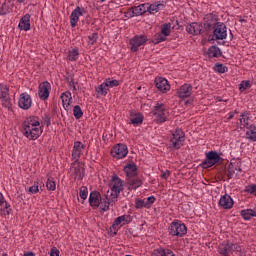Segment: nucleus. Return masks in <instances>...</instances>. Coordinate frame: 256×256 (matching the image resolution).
Segmentation results:
<instances>
[{
	"mask_svg": "<svg viewBox=\"0 0 256 256\" xmlns=\"http://www.w3.org/2000/svg\"><path fill=\"white\" fill-rule=\"evenodd\" d=\"M43 134L41 120L37 116H30L22 123V135L29 141H36Z\"/></svg>",
	"mask_w": 256,
	"mask_h": 256,
	"instance_id": "1",
	"label": "nucleus"
},
{
	"mask_svg": "<svg viewBox=\"0 0 256 256\" xmlns=\"http://www.w3.org/2000/svg\"><path fill=\"white\" fill-rule=\"evenodd\" d=\"M218 253L221 256H245L239 244L229 241L221 243L218 246Z\"/></svg>",
	"mask_w": 256,
	"mask_h": 256,
	"instance_id": "2",
	"label": "nucleus"
},
{
	"mask_svg": "<svg viewBox=\"0 0 256 256\" xmlns=\"http://www.w3.org/2000/svg\"><path fill=\"white\" fill-rule=\"evenodd\" d=\"M152 114L155 117V123L161 125V123H165V121H167V119L169 118V109H167V106H165V104L163 103H156Z\"/></svg>",
	"mask_w": 256,
	"mask_h": 256,
	"instance_id": "3",
	"label": "nucleus"
},
{
	"mask_svg": "<svg viewBox=\"0 0 256 256\" xmlns=\"http://www.w3.org/2000/svg\"><path fill=\"white\" fill-rule=\"evenodd\" d=\"M168 232L172 237H185L187 235V226L181 220H174L170 223Z\"/></svg>",
	"mask_w": 256,
	"mask_h": 256,
	"instance_id": "4",
	"label": "nucleus"
},
{
	"mask_svg": "<svg viewBox=\"0 0 256 256\" xmlns=\"http://www.w3.org/2000/svg\"><path fill=\"white\" fill-rule=\"evenodd\" d=\"M110 191L109 193L113 196L116 197V199H119V195L121 191H123L125 184L117 174H114L110 180L109 183Z\"/></svg>",
	"mask_w": 256,
	"mask_h": 256,
	"instance_id": "5",
	"label": "nucleus"
},
{
	"mask_svg": "<svg viewBox=\"0 0 256 256\" xmlns=\"http://www.w3.org/2000/svg\"><path fill=\"white\" fill-rule=\"evenodd\" d=\"M221 161V155L216 151L211 150L206 153V158L200 164V167H202V169H209L210 167L217 165V163H221Z\"/></svg>",
	"mask_w": 256,
	"mask_h": 256,
	"instance_id": "6",
	"label": "nucleus"
},
{
	"mask_svg": "<svg viewBox=\"0 0 256 256\" xmlns=\"http://www.w3.org/2000/svg\"><path fill=\"white\" fill-rule=\"evenodd\" d=\"M147 41H149V39L147 38L146 35H135L129 41L130 51H132V53H137V51H139V47L145 46Z\"/></svg>",
	"mask_w": 256,
	"mask_h": 256,
	"instance_id": "7",
	"label": "nucleus"
},
{
	"mask_svg": "<svg viewBox=\"0 0 256 256\" xmlns=\"http://www.w3.org/2000/svg\"><path fill=\"white\" fill-rule=\"evenodd\" d=\"M213 29V41H223L227 39V26L223 22L216 23Z\"/></svg>",
	"mask_w": 256,
	"mask_h": 256,
	"instance_id": "8",
	"label": "nucleus"
},
{
	"mask_svg": "<svg viewBox=\"0 0 256 256\" xmlns=\"http://www.w3.org/2000/svg\"><path fill=\"white\" fill-rule=\"evenodd\" d=\"M171 145L174 149H181L185 143V132L181 129H176L172 133V138L170 140Z\"/></svg>",
	"mask_w": 256,
	"mask_h": 256,
	"instance_id": "9",
	"label": "nucleus"
},
{
	"mask_svg": "<svg viewBox=\"0 0 256 256\" xmlns=\"http://www.w3.org/2000/svg\"><path fill=\"white\" fill-rule=\"evenodd\" d=\"M116 201H118V199L107 191L104 197L100 199L99 208L103 213H105V211H109V207L115 205Z\"/></svg>",
	"mask_w": 256,
	"mask_h": 256,
	"instance_id": "10",
	"label": "nucleus"
},
{
	"mask_svg": "<svg viewBox=\"0 0 256 256\" xmlns=\"http://www.w3.org/2000/svg\"><path fill=\"white\" fill-rule=\"evenodd\" d=\"M111 155L114 159H125V156L129 155V148L125 144H116L111 149Z\"/></svg>",
	"mask_w": 256,
	"mask_h": 256,
	"instance_id": "11",
	"label": "nucleus"
},
{
	"mask_svg": "<svg viewBox=\"0 0 256 256\" xmlns=\"http://www.w3.org/2000/svg\"><path fill=\"white\" fill-rule=\"evenodd\" d=\"M51 94V83L48 81H44L39 84L38 87V96L41 101H47L49 99V95Z\"/></svg>",
	"mask_w": 256,
	"mask_h": 256,
	"instance_id": "12",
	"label": "nucleus"
},
{
	"mask_svg": "<svg viewBox=\"0 0 256 256\" xmlns=\"http://www.w3.org/2000/svg\"><path fill=\"white\" fill-rule=\"evenodd\" d=\"M157 199L155 196H150L146 199H136L135 208L136 209H151L153 203H155Z\"/></svg>",
	"mask_w": 256,
	"mask_h": 256,
	"instance_id": "13",
	"label": "nucleus"
},
{
	"mask_svg": "<svg viewBox=\"0 0 256 256\" xmlns=\"http://www.w3.org/2000/svg\"><path fill=\"white\" fill-rule=\"evenodd\" d=\"M31 105H33V99H31V95H29L27 92L22 93L18 100V106L20 109L27 111V109H31Z\"/></svg>",
	"mask_w": 256,
	"mask_h": 256,
	"instance_id": "14",
	"label": "nucleus"
},
{
	"mask_svg": "<svg viewBox=\"0 0 256 256\" xmlns=\"http://www.w3.org/2000/svg\"><path fill=\"white\" fill-rule=\"evenodd\" d=\"M129 222V216H119L114 220L110 229L111 231H113L114 235H117V231H119V229H121L123 225H127V223Z\"/></svg>",
	"mask_w": 256,
	"mask_h": 256,
	"instance_id": "15",
	"label": "nucleus"
},
{
	"mask_svg": "<svg viewBox=\"0 0 256 256\" xmlns=\"http://www.w3.org/2000/svg\"><path fill=\"white\" fill-rule=\"evenodd\" d=\"M85 14V8L77 6L70 15V25L72 28L79 23V17H83Z\"/></svg>",
	"mask_w": 256,
	"mask_h": 256,
	"instance_id": "16",
	"label": "nucleus"
},
{
	"mask_svg": "<svg viewBox=\"0 0 256 256\" xmlns=\"http://www.w3.org/2000/svg\"><path fill=\"white\" fill-rule=\"evenodd\" d=\"M83 149H85V145L81 141L74 142V146L72 149V160L77 163L79 159H81V153H83Z\"/></svg>",
	"mask_w": 256,
	"mask_h": 256,
	"instance_id": "17",
	"label": "nucleus"
},
{
	"mask_svg": "<svg viewBox=\"0 0 256 256\" xmlns=\"http://www.w3.org/2000/svg\"><path fill=\"white\" fill-rule=\"evenodd\" d=\"M11 204L5 200V196L0 192V216L6 217V215H11Z\"/></svg>",
	"mask_w": 256,
	"mask_h": 256,
	"instance_id": "18",
	"label": "nucleus"
},
{
	"mask_svg": "<svg viewBox=\"0 0 256 256\" xmlns=\"http://www.w3.org/2000/svg\"><path fill=\"white\" fill-rule=\"evenodd\" d=\"M155 85L160 93H167V91L171 90V85L169 84V81H167V79L163 77H157L155 79Z\"/></svg>",
	"mask_w": 256,
	"mask_h": 256,
	"instance_id": "19",
	"label": "nucleus"
},
{
	"mask_svg": "<svg viewBox=\"0 0 256 256\" xmlns=\"http://www.w3.org/2000/svg\"><path fill=\"white\" fill-rule=\"evenodd\" d=\"M218 205L222 209H233V205H235V202L229 194H224L220 197Z\"/></svg>",
	"mask_w": 256,
	"mask_h": 256,
	"instance_id": "20",
	"label": "nucleus"
},
{
	"mask_svg": "<svg viewBox=\"0 0 256 256\" xmlns=\"http://www.w3.org/2000/svg\"><path fill=\"white\" fill-rule=\"evenodd\" d=\"M193 94V86L190 84H184L177 90V95L180 99H187Z\"/></svg>",
	"mask_w": 256,
	"mask_h": 256,
	"instance_id": "21",
	"label": "nucleus"
},
{
	"mask_svg": "<svg viewBox=\"0 0 256 256\" xmlns=\"http://www.w3.org/2000/svg\"><path fill=\"white\" fill-rule=\"evenodd\" d=\"M21 31H31V14H25L18 24Z\"/></svg>",
	"mask_w": 256,
	"mask_h": 256,
	"instance_id": "22",
	"label": "nucleus"
},
{
	"mask_svg": "<svg viewBox=\"0 0 256 256\" xmlns=\"http://www.w3.org/2000/svg\"><path fill=\"white\" fill-rule=\"evenodd\" d=\"M101 199H102L101 193L97 191L91 192L89 196L90 206H92L93 209H99V205L101 204Z\"/></svg>",
	"mask_w": 256,
	"mask_h": 256,
	"instance_id": "23",
	"label": "nucleus"
},
{
	"mask_svg": "<svg viewBox=\"0 0 256 256\" xmlns=\"http://www.w3.org/2000/svg\"><path fill=\"white\" fill-rule=\"evenodd\" d=\"M236 173H241V162H230V164L228 165L227 176L229 177V179H232V177H234Z\"/></svg>",
	"mask_w": 256,
	"mask_h": 256,
	"instance_id": "24",
	"label": "nucleus"
},
{
	"mask_svg": "<svg viewBox=\"0 0 256 256\" xmlns=\"http://www.w3.org/2000/svg\"><path fill=\"white\" fill-rule=\"evenodd\" d=\"M141 185H143V180L140 178H130L126 182L128 191H137Z\"/></svg>",
	"mask_w": 256,
	"mask_h": 256,
	"instance_id": "25",
	"label": "nucleus"
},
{
	"mask_svg": "<svg viewBox=\"0 0 256 256\" xmlns=\"http://www.w3.org/2000/svg\"><path fill=\"white\" fill-rule=\"evenodd\" d=\"M74 166L71 167V173L74 179H78V181H81L83 177H85V169L81 167V165L73 164Z\"/></svg>",
	"mask_w": 256,
	"mask_h": 256,
	"instance_id": "26",
	"label": "nucleus"
},
{
	"mask_svg": "<svg viewBox=\"0 0 256 256\" xmlns=\"http://www.w3.org/2000/svg\"><path fill=\"white\" fill-rule=\"evenodd\" d=\"M14 4L11 0H5L4 3L0 6V16L9 15L13 12Z\"/></svg>",
	"mask_w": 256,
	"mask_h": 256,
	"instance_id": "27",
	"label": "nucleus"
},
{
	"mask_svg": "<svg viewBox=\"0 0 256 256\" xmlns=\"http://www.w3.org/2000/svg\"><path fill=\"white\" fill-rule=\"evenodd\" d=\"M149 9V3L140 4L138 6L132 7V15L133 17H139L141 15H145Z\"/></svg>",
	"mask_w": 256,
	"mask_h": 256,
	"instance_id": "28",
	"label": "nucleus"
},
{
	"mask_svg": "<svg viewBox=\"0 0 256 256\" xmlns=\"http://www.w3.org/2000/svg\"><path fill=\"white\" fill-rule=\"evenodd\" d=\"M187 33L190 35H201V31H203V26L199 23H192L186 27Z\"/></svg>",
	"mask_w": 256,
	"mask_h": 256,
	"instance_id": "29",
	"label": "nucleus"
},
{
	"mask_svg": "<svg viewBox=\"0 0 256 256\" xmlns=\"http://www.w3.org/2000/svg\"><path fill=\"white\" fill-rule=\"evenodd\" d=\"M0 95L5 99V107H11V102L7 98V95H9V86L6 84H0Z\"/></svg>",
	"mask_w": 256,
	"mask_h": 256,
	"instance_id": "30",
	"label": "nucleus"
},
{
	"mask_svg": "<svg viewBox=\"0 0 256 256\" xmlns=\"http://www.w3.org/2000/svg\"><path fill=\"white\" fill-rule=\"evenodd\" d=\"M60 98L62 100V105H63L64 109H69V105H71V101H73V96H72L71 92L66 91V92L62 93Z\"/></svg>",
	"mask_w": 256,
	"mask_h": 256,
	"instance_id": "31",
	"label": "nucleus"
},
{
	"mask_svg": "<svg viewBox=\"0 0 256 256\" xmlns=\"http://www.w3.org/2000/svg\"><path fill=\"white\" fill-rule=\"evenodd\" d=\"M240 215L244 221H251L253 217H256V208L241 210Z\"/></svg>",
	"mask_w": 256,
	"mask_h": 256,
	"instance_id": "32",
	"label": "nucleus"
},
{
	"mask_svg": "<svg viewBox=\"0 0 256 256\" xmlns=\"http://www.w3.org/2000/svg\"><path fill=\"white\" fill-rule=\"evenodd\" d=\"M67 61H77L79 59V48L74 47L68 50L67 56H66Z\"/></svg>",
	"mask_w": 256,
	"mask_h": 256,
	"instance_id": "33",
	"label": "nucleus"
},
{
	"mask_svg": "<svg viewBox=\"0 0 256 256\" xmlns=\"http://www.w3.org/2000/svg\"><path fill=\"white\" fill-rule=\"evenodd\" d=\"M246 139H248V141H256V126L255 125H250L247 127V131H246Z\"/></svg>",
	"mask_w": 256,
	"mask_h": 256,
	"instance_id": "34",
	"label": "nucleus"
},
{
	"mask_svg": "<svg viewBox=\"0 0 256 256\" xmlns=\"http://www.w3.org/2000/svg\"><path fill=\"white\" fill-rule=\"evenodd\" d=\"M143 119H145L143 114L137 113L134 116H131L130 123L131 125H134V127H139V125L143 124Z\"/></svg>",
	"mask_w": 256,
	"mask_h": 256,
	"instance_id": "35",
	"label": "nucleus"
},
{
	"mask_svg": "<svg viewBox=\"0 0 256 256\" xmlns=\"http://www.w3.org/2000/svg\"><path fill=\"white\" fill-rule=\"evenodd\" d=\"M124 172L126 173L127 177H135V175H137V165L127 164L124 167Z\"/></svg>",
	"mask_w": 256,
	"mask_h": 256,
	"instance_id": "36",
	"label": "nucleus"
},
{
	"mask_svg": "<svg viewBox=\"0 0 256 256\" xmlns=\"http://www.w3.org/2000/svg\"><path fill=\"white\" fill-rule=\"evenodd\" d=\"M163 4L160 2H155L153 4H148V13H151L152 15H155V13H159L161 9H163Z\"/></svg>",
	"mask_w": 256,
	"mask_h": 256,
	"instance_id": "37",
	"label": "nucleus"
},
{
	"mask_svg": "<svg viewBox=\"0 0 256 256\" xmlns=\"http://www.w3.org/2000/svg\"><path fill=\"white\" fill-rule=\"evenodd\" d=\"M95 91L98 97H106L107 93H109V88H107V84L103 82L101 85L95 88Z\"/></svg>",
	"mask_w": 256,
	"mask_h": 256,
	"instance_id": "38",
	"label": "nucleus"
},
{
	"mask_svg": "<svg viewBox=\"0 0 256 256\" xmlns=\"http://www.w3.org/2000/svg\"><path fill=\"white\" fill-rule=\"evenodd\" d=\"M152 256H175V253L170 249H156L153 251Z\"/></svg>",
	"mask_w": 256,
	"mask_h": 256,
	"instance_id": "39",
	"label": "nucleus"
},
{
	"mask_svg": "<svg viewBox=\"0 0 256 256\" xmlns=\"http://www.w3.org/2000/svg\"><path fill=\"white\" fill-rule=\"evenodd\" d=\"M208 57H221L222 52L221 49L217 46H211L207 51Z\"/></svg>",
	"mask_w": 256,
	"mask_h": 256,
	"instance_id": "40",
	"label": "nucleus"
},
{
	"mask_svg": "<svg viewBox=\"0 0 256 256\" xmlns=\"http://www.w3.org/2000/svg\"><path fill=\"white\" fill-rule=\"evenodd\" d=\"M163 41H167L166 35L162 34L161 32L154 35L153 43H155V45L163 43Z\"/></svg>",
	"mask_w": 256,
	"mask_h": 256,
	"instance_id": "41",
	"label": "nucleus"
},
{
	"mask_svg": "<svg viewBox=\"0 0 256 256\" xmlns=\"http://www.w3.org/2000/svg\"><path fill=\"white\" fill-rule=\"evenodd\" d=\"M104 83L106 84V87L109 89H113V87H119V81L113 80L111 78H107Z\"/></svg>",
	"mask_w": 256,
	"mask_h": 256,
	"instance_id": "42",
	"label": "nucleus"
},
{
	"mask_svg": "<svg viewBox=\"0 0 256 256\" xmlns=\"http://www.w3.org/2000/svg\"><path fill=\"white\" fill-rule=\"evenodd\" d=\"M161 34L166 37L171 35V23H166L161 26Z\"/></svg>",
	"mask_w": 256,
	"mask_h": 256,
	"instance_id": "43",
	"label": "nucleus"
},
{
	"mask_svg": "<svg viewBox=\"0 0 256 256\" xmlns=\"http://www.w3.org/2000/svg\"><path fill=\"white\" fill-rule=\"evenodd\" d=\"M214 71L216 73L223 74V73H227V71H229V68H227V66L223 64L217 63L214 65Z\"/></svg>",
	"mask_w": 256,
	"mask_h": 256,
	"instance_id": "44",
	"label": "nucleus"
},
{
	"mask_svg": "<svg viewBox=\"0 0 256 256\" xmlns=\"http://www.w3.org/2000/svg\"><path fill=\"white\" fill-rule=\"evenodd\" d=\"M247 89H251V81L250 80H243L239 84V91L243 93V91H247Z\"/></svg>",
	"mask_w": 256,
	"mask_h": 256,
	"instance_id": "45",
	"label": "nucleus"
},
{
	"mask_svg": "<svg viewBox=\"0 0 256 256\" xmlns=\"http://www.w3.org/2000/svg\"><path fill=\"white\" fill-rule=\"evenodd\" d=\"M99 39V33L93 32L88 36V45H95Z\"/></svg>",
	"mask_w": 256,
	"mask_h": 256,
	"instance_id": "46",
	"label": "nucleus"
},
{
	"mask_svg": "<svg viewBox=\"0 0 256 256\" xmlns=\"http://www.w3.org/2000/svg\"><path fill=\"white\" fill-rule=\"evenodd\" d=\"M73 115L75 119H81V117H83V110H81V106L79 105L74 106Z\"/></svg>",
	"mask_w": 256,
	"mask_h": 256,
	"instance_id": "47",
	"label": "nucleus"
},
{
	"mask_svg": "<svg viewBox=\"0 0 256 256\" xmlns=\"http://www.w3.org/2000/svg\"><path fill=\"white\" fill-rule=\"evenodd\" d=\"M46 187L48 191H55V189H57V184L54 182L52 178H48L46 182Z\"/></svg>",
	"mask_w": 256,
	"mask_h": 256,
	"instance_id": "48",
	"label": "nucleus"
},
{
	"mask_svg": "<svg viewBox=\"0 0 256 256\" xmlns=\"http://www.w3.org/2000/svg\"><path fill=\"white\" fill-rule=\"evenodd\" d=\"M245 193H249L250 195H254L256 197V184H250L245 186Z\"/></svg>",
	"mask_w": 256,
	"mask_h": 256,
	"instance_id": "49",
	"label": "nucleus"
},
{
	"mask_svg": "<svg viewBox=\"0 0 256 256\" xmlns=\"http://www.w3.org/2000/svg\"><path fill=\"white\" fill-rule=\"evenodd\" d=\"M88 195H89V190L87 189V187L82 186L79 191V197L82 198L83 201H85Z\"/></svg>",
	"mask_w": 256,
	"mask_h": 256,
	"instance_id": "50",
	"label": "nucleus"
},
{
	"mask_svg": "<svg viewBox=\"0 0 256 256\" xmlns=\"http://www.w3.org/2000/svg\"><path fill=\"white\" fill-rule=\"evenodd\" d=\"M38 191H39V182H34V185H32L28 189V193H30V195H35L37 194Z\"/></svg>",
	"mask_w": 256,
	"mask_h": 256,
	"instance_id": "51",
	"label": "nucleus"
},
{
	"mask_svg": "<svg viewBox=\"0 0 256 256\" xmlns=\"http://www.w3.org/2000/svg\"><path fill=\"white\" fill-rule=\"evenodd\" d=\"M241 125H247L249 122V118L245 117V114H241V118L239 119Z\"/></svg>",
	"mask_w": 256,
	"mask_h": 256,
	"instance_id": "52",
	"label": "nucleus"
},
{
	"mask_svg": "<svg viewBox=\"0 0 256 256\" xmlns=\"http://www.w3.org/2000/svg\"><path fill=\"white\" fill-rule=\"evenodd\" d=\"M169 177H171V172L169 170H166V171L161 173V178L162 179H169Z\"/></svg>",
	"mask_w": 256,
	"mask_h": 256,
	"instance_id": "53",
	"label": "nucleus"
},
{
	"mask_svg": "<svg viewBox=\"0 0 256 256\" xmlns=\"http://www.w3.org/2000/svg\"><path fill=\"white\" fill-rule=\"evenodd\" d=\"M59 249H57V247H53L50 250V256H59Z\"/></svg>",
	"mask_w": 256,
	"mask_h": 256,
	"instance_id": "54",
	"label": "nucleus"
},
{
	"mask_svg": "<svg viewBox=\"0 0 256 256\" xmlns=\"http://www.w3.org/2000/svg\"><path fill=\"white\" fill-rule=\"evenodd\" d=\"M185 105H186L187 107H191V105H193V99H188V100H186V101H185Z\"/></svg>",
	"mask_w": 256,
	"mask_h": 256,
	"instance_id": "55",
	"label": "nucleus"
},
{
	"mask_svg": "<svg viewBox=\"0 0 256 256\" xmlns=\"http://www.w3.org/2000/svg\"><path fill=\"white\" fill-rule=\"evenodd\" d=\"M233 117H235V112H229L228 120L230 121V119H233Z\"/></svg>",
	"mask_w": 256,
	"mask_h": 256,
	"instance_id": "56",
	"label": "nucleus"
},
{
	"mask_svg": "<svg viewBox=\"0 0 256 256\" xmlns=\"http://www.w3.org/2000/svg\"><path fill=\"white\" fill-rule=\"evenodd\" d=\"M17 3H25V0H17Z\"/></svg>",
	"mask_w": 256,
	"mask_h": 256,
	"instance_id": "57",
	"label": "nucleus"
},
{
	"mask_svg": "<svg viewBox=\"0 0 256 256\" xmlns=\"http://www.w3.org/2000/svg\"><path fill=\"white\" fill-rule=\"evenodd\" d=\"M105 1H107V0H100V3H105Z\"/></svg>",
	"mask_w": 256,
	"mask_h": 256,
	"instance_id": "58",
	"label": "nucleus"
},
{
	"mask_svg": "<svg viewBox=\"0 0 256 256\" xmlns=\"http://www.w3.org/2000/svg\"><path fill=\"white\" fill-rule=\"evenodd\" d=\"M2 256H9V255H7V253H3Z\"/></svg>",
	"mask_w": 256,
	"mask_h": 256,
	"instance_id": "59",
	"label": "nucleus"
}]
</instances>
